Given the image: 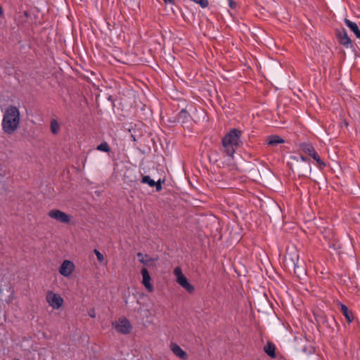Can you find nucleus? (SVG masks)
Here are the masks:
<instances>
[{"label": "nucleus", "instance_id": "obj_10", "mask_svg": "<svg viewBox=\"0 0 360 360\" xmlns=\"http://www.w3.org/2000/svg\"><path fill=\"white\" fill-rule=\"evenodd\" d=\"M141 183L147 184L150 187H155L157 191H160L162 188V181L159 179L158 181H155L149 176H143L141 179Z\"/></svg>", "mask_w": 360, "mask_h": 360}, {"label": "nucleus", "instance_id": "obj_17", "mask_svg": "<svg viewBox=\"0 0 360 360\" xmlns=\"http://www.w3.org/2000/svg\"><path fill=\"white\" fill-rule=\"evenodd\" d=\"M345 25L354 32L356 38L360 40V30L359 29L356 22H352L347 18L345 19Z\"/></svg>", "mask_w": 360, "mask_h": 360}, {"label": "nucleus", "instance_id": "obj_3", "mask_svg": "<svg viewBox=\"0 0 360 360\" xmlns=\"http://www.w3.org/2000/svg\"><path fill=\"white\" fill-rule=\"evenodd\" d=\"M46 300L51 307L56 309H59L64 302L60 295L54 293L52 291L47 292Z\"/></svg>", "mask_w": 360, "mask_h": 360}, {"label": "nucleus", "instance_id": "obj_13", "mask_svg": "<svg viewBox=\"0 0 360 360\" xmlns=\"http://www.w3.org/2000/svg\"><path fill=\"white\" fill-rule=\"evenodd\" d=\"M108 30L109 31V35L118 36L120 32V25L115 22L114 20H108L107 21Z\"/></svg>", "mask_w": 360, "mask_h": 360}, {"label": "nucleus", "instance_id": "obj_20", "mask_svg": "<svg viewBox=\"0 0 360 360\" xmlns=\"http://www.w3.org/2000/svg\"><path fill=\"white\" fill-rule=\"evenodd\" d=\"M50 127H51V131L53 134H57L59 132L60 126H59L58 122L56 121V120H54V119L51 120Z\"/></svg>", "mask_w": 360, "mask_h": 360}, {"label": "nucleus", "instance_id": "obj_26", "mask_svg": "<svg viewBox=\"0 0 360 360\" xmlns=\"http://www.w3.org/2000/svg\"><path fill=\"white\" fill-rule=\"evenodd\" d=\"M174 274L176 276L177 279L179 276L184 275L180 267H176L174 270Z\"/></svg>", "mask_w": 360, "mask_h": 360}, {"label": "nucleus", "instance_id": "obj_29", "mask_svg": "<svg viewBox=\"0 0 360 360\" xmlns=\"http://www.w3.org/2000/svg\"><path fill=\"white\" fill-rule=\"evenodd\" d=\"M89 316H90L91 317H93V318H94V317H95V316H96L94 310H91V311H90L89 312Z\"/></svg>", "mask_w": 360, "mask_h": 360}, {"label": "nucleus", "instance_id": "obj_9", "mask_svg": "<svg viewBox=\"0 0 360 360\" xmlns=\"http://www.w3.org/2000/svg\"><path fill=\"white\" fill-rule=\"evenodd\" d=\"M141 275L143 277L142 283H143V285L148 290V291L152 292L153 290V286L150 283L151 278H150L148 271L147 270V269L143 268L141 269Z\"/></svg>", "mask_w": 360, "mask_h": 360}, {"label": "nucleus", "instance_id": "obj_36", "mask_svg": "<svg viewBox=\"0 0 360 360\" xmlns=\"http://www.w3.org/2000/svg\"><path fill=\"white\" fill-rule=\"evenodd\" d=\"M131 139H134L135 140V139L134 137V135H131Z\"/></svg>", "mask_w": 360, "mask_h": 360}, {"label": "nucleus", "instance_id": "obj_30", "mask_svg": "<svg viewBox=\"0 0 360 360\" xmlns=\"http://www.w3.org/2000/svg\"><path fill=\"white\" fill-rule=\"evenodd\" d=\"M165 1V3L167 4H174L175 3V1L176 0H163Z\"/></svg>", "mask_w": 360, "mask_h": 360}, {"label": "nucleus", "instance_id": "obj_25", "mask_svg": "<svg viewBox=\"0 0 360 360\" xmlns=\"http://www.w3.org/2000/svg\"><path fill=\"white\" fill-rule=\"evenodd\" d=\"M179 120H180L181 119L184 118V119H186L188 117V112L185 110H182L179 113Z\"/></svg>", "mask_w": 360, "mask_h": 360}, {"label": "nucleus", "instance_id": "obj_31", "mask_svg": "<svg viewBox=\"0 0 360 360\" xmlns=\"http://www.w3.org/2000/svg\"><path fill=\"white\" fill-rule=\"evenodd\" d=\"M318 156H319V154L317 153V152H316V151L314 152V153L311 154V157L313 159H314V158H317Z\"/></svg>", "mask_w": 360, "mask_h": 360}, {"label": "nucleus", "instance_id": "obj_19", "mask_svg": "<svg viewBox=\"0 0 360 360\" xmlns=\"http://www.w3.org/2000/svg\"><path fill=\"white\" fill-rule=\"evenodd\" d=\"M264 350L270 357H276V346L274 343L268 342Z\"/></svg>", "mask_w": 360, "mask_h": 360}, {"label": "nucleus", "instance_id": "obj_6", "mask_svg": "<svg viewBox=\"0 0 360 360\" xmlns=\"http://www.w3.org/2000/svg\"><path fill=\"white\" fill-rule=\"evenodd\" d=\"M115 328L120 333L127 335L130 333L132 326L130 321L127 319L124 318L119 321Z\"/></svg>", "mask_w": 360, "mask_h": 360}, {"label": "nucleus", "instance_id": "obj_16", "mask_svg": "<svg viewBox=\"0 0 360 360\" xmlns=\"http://www.w3.org/2000/svg\"><path fill=\"white\" fill-rule=\"evenodd\" d=\"M338 305L340 306V309L341 312L343 314V315L345 316V317L346 318L347 322L348 323L352 322V321L354 319L352 312L349 310V309L347 308V307L345 304H344L342 303H339Z\"/></svg>", "mask_w": 360, "mask_h": 360}, {"label": "nucleus", "instance_id": "obj_1", "mask_svg": "<svg viewBox=\"0 0 360 360\" xmlns=\"http://www.w3.org/2000/svg\"><path fill=\"white\" fill-rule=\"evenodd\" d=\"M20 113L15 105L6 108L2 119V129L7 134H13L20 127Z\"/></svg>", "mask_w": 360, "mask_h": 360}, {"label": "nucleus", "instance_id": "obj_11", "mask_svg": "<svg viewBox=\"0 0 360 360\" xmlns=\"http://www.w3.org/2000/svg\"><path fill=\"white\" fill-rule=\"evenodd\" d=\"M178 283L184 288L188 292L193 293L195 291V288L188 281L184 275H181L178 278Z\"/></svg>", "mask_w": 360, "mask_h": 360}, {"label": "nucleus", "instance_id": "obj_32", "mask_svg": "<svg viewBox=\"0 0 360 360\" xmlns=\"http://www.w3.org/2000/svg\"><path fill=\"white\" fill-rule=\"evenodd\" d=\"M23 15H24V16H25V18H29V17H30V14L29 11H25L23 12Z\"/></svg>", "mask_w": 360, "mask_h": 360}, {"label": "nucleus", "instance_id": "obj_35", "mask_svg": "<svg viewBox=\"0 0 360 360\" xmlns=\"http://www.w3.org/2000/svg\"><path fill=\"white\" fill-rule=\"evenodd\" d=\"M131 139H134L135 140V139L134 137V135H131Z\"/></svg>", "mask_w": 360, "mask_h": 360}, {"label": "nucleus", "instance_id": "obj_7", "mask_svg": "<svg viewBox=\"0 0 360 360\" xmlns=\"http://www.w3.org/2000/svg\"><path fill=\"white\" fill-rule=\"evenodd\" d=\"M296 171L300 176H308L311 172L310 162H298L295 167Z\"/></svg>", "mask_w": 360, "mask_h": 360}, {"label": "nucleus", "instance_id": "obj_23", "mask_svg": "<svg viewBox=\"0 0 360 360\" xmlns=\"http://www.w3.org/2000/svg\"><path fill=\"white\" fill-rule=\"evenodd\" d=\"M140 262L145 265H148L149 262L153 261V259L150 258L148 255H145L143 258L139 259Z\"/></svg>", "mask_w": 360, "mask_h": 360}, {"label": "nucleus", "instance_id": "obj_34", "mask_svg": "<svg viewBox=\"0 0 360 360\" xmlns=\"http://www.w3.org/2000/svg\"><path fill=\"white\" fill-rule=\"evenodd\" d=\"M330 322L335 323V320L334 317H331Z\"/></svg>", "mask_w": 360, "mask_h": 360}, {"label": "nucleus", "instance_id": "obj_12", "mask_svg": "<svg viewBox=\"0 0 360 360\" xmlns=\"http://www.w3.org/2000/svg\"><path fill=\"white\" fill-rule=\"evenodd\" d=\"M170 348L172 352L181 360H187L188 354L178 345L172 343Z\"/></svg>", "mask_w": 360, "mask_h": 360}, {"label": "nucleus", "instance_id": "obj_24", "mask_svg": "<svg viewBox=\"0 0 360 360\" xmlns=\"http://www.w3.org/2000/svg\"><path fill=\"white\" fill-rule=\"evenodd\" d=\"M95 255H96L97 259L100 263H102L104 261V256L102 253H101L98 250L95 249L94 250Z\"/></svg>", "mask_w": 360, "mask_h": 360}, {"label": "nucleus", "instance_id": "obj_21", "mask_svg": "<svg viewBox=\"0 0 360 360\" xmlns=\"http://www.w3.org/2000/svg\"><path fill=\"white\" fill-rule=\"evenodd\" d=\"M96 149L98 150H101V151L106 152V153H108L110 151V148L109 145L108 144V143L105 141H103L101 144H99L97 146Z\"/></svg>", "mask_w": 360, "mask_h": 360}, {"label": "nucleus", "instance_id": "obj_14", "mask_svg": "<svg viewBox=\"0 0 360 360\" xmlns=\"http://www.w3.org/2000/svg\"><path fill=\"white\" fill-rule=\"evenodd\" d=\"M266 144L271 146H276L280 143H283L285 140L278 135H271L266 137Z\"/></svg>", "mask_w": 360, "mask_h": 360}, {"label": "nucleus", "instance_id": "obj_33", "mask_svg": "<svg viewBox=\"0 0 360 360\" xmlns=\"http://www.w3.org/2000/svg\"><path fill=\"white\" fill-rule=\"evenodd\" d=\"M136 255L139 259L144 257V255L141 252H138Z\"/></svg>", "mask_w": 360, "mask_h": 360}, {"label": "nucleus", "instance_id": "obj_22", "mask_svg": "<svg viewBox=\"0 0 360 360\" xmlns=\"http://www.w3.org/2000/svg\"><path fill=\"white\" fill-rule=\"evenodd\" d=\"M314 160L316 162L317 165H318V167H319V168L320 169H324V167H326V164H325V162H323V161L320 158L319 155L317 158H314Z\"/></svg>", "mask_w": 360, "mask_h": 360}, {"label": "nucleus", "instance_id": "obj_4", "mask_svg": "<svg viewBox=\"0 0 360 360\" xmlns=\"http://www.w3.org/2000/svg\"><path fill=\"white\" fill-rule=\"evenodd\" d=\"M48 215L61 223L69 224L70 221V216L59 210H51L49 212Z\"/></svg>", "mask_w": 360, "mask_h": 360}, {"label": "nucleus", "instance_id": "obj_28", "mask_svg": "<svg viewBox=\"0 0 360 360\" xmlns=\"http://www.w3.org/2000/svg\"><path fill=\"white\" fill-rule=\"evenodd\" d=\"M300 159H301V162H309V158H306L304 156H302V155L300 156Z\"/></svg>", "mask_w": 360, "mask_h": 360}, {"label": "nucleus", "instance_id": "obj_2", "mask_svg": "<svg viewBox=\"0 0 360 360\" xmlns=\"http://www.w3.org/2000/svg\"><path fill=\"white\" fill-rule=\"evenodd\" d=\"M241 134L240 130L232 129L222 139V152L227 156L233 158L236 148L242 145Z\"/></svg>", "mask_w": 360, "mask_h": 360}, {"label": "nucleus", "instance_id": "obj_15", "mask_svg": "<svg viewBox=\"0 0 360 360\" xmlns=\"http://www.w3.org/2000/svg\"><path fill=\"white\" fill-rule=\"evenodd\" d=\"M315 319L319 326L323 325L327 328H333L327 316L323 314L315 315Z\"/></svg>", "mask_w": 360, "mask_h": 360}, {"label": "nucleus", "instance_id": "obj_5", "mask_svg": "<svg viewBox=\"0 0 360 360\" xmlns=\"http://www.w3.org/2000/svg\"><path fill=\"white\" fill-rule=\"evenodd\" d=\"M336 37L338 42L346 48L352 47L350 38L348 37L345 29L342 28L336 30Z\"/></svg>", "mask_w": 360, "mask_h": 360}, {"label": "nucleus", "instance_id": "obj_27", "mask_svg": "<svg viewBox=\"0 0 360 360\" xmlns=\"http://www.w3.org/2000/svg\"><path fill=\"white\" fill-rule=\"evenodd\" d=\"M228 1H229V6L231 8H235L236 6V3L233 0H228Z\"/></svg>", "mask_w": 360, "mask_h": 360}, {"label": "nucleus", "instance_id": "obj_8", "mask_svg": "<svg viewBox=\"0 0 360 360\" xmlns=\"http://www.w3.org/2000/svg\"><path fill=\"white\" fill-rule=\"evenodd\" d=\"M74 263L70 260H65L60 266L59 273L66 277H68L74 271Z\"/></svg>", "mask_w": 360, "mask_h": 360}, {"label": "nucleus", "instance_id": "obj_18", "mask_svg": "<svg viewBox=\"0 0 360 360\" xmlns=\"http://www.w3.org/2000/svg\"><path fill=\"white\" fill-rule=\"evenodd\" d=\"M300 149L302 150L305 154L311 156V154L316 151L314 146L309 143H302L300 144Z\"/></svg>", "mask_w": 360, "mask_h": 360}]
</instances>
